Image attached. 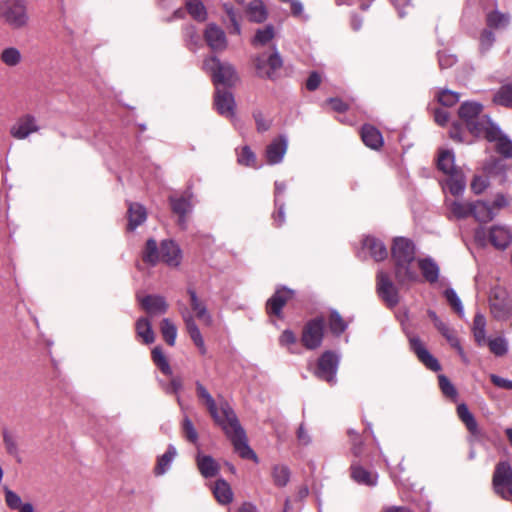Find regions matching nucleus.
Masks as SVG:
<instances>
[{
    "label": "nucleus",
    "instance_id": "nucleus-1",
    "mask_svg": "<svg viewBox=\"0 0 512 512\" xmlns=\"http://www.w3.org/2000/svg\"><path fill=\"white\" fill-rule=\"evenodd\" d=\"M196 392L200 402L206 406L215 423L222 428L226 436L232 442L235 451L242 458L256 459L255 453L247 444L245 431L228 403L220 401L217 404L212 395L201 383L196 384Z\"/></svg>",
    "mask_w": 512,
    "mask_h": 512
},
{
    "label": "nucleus",
    "instance_id": "nucleus-2",
    "mask_svg": "<svg viewBox=\"0 0 512 512\" xmlns=\"http://www.w3.org/2000/svg\"><path fill=\"white\" fill-rule=\"evenodd\" d=\"M391 256L394 263V275L399 285L420 281L416 268V248L410 239L394 238Z\"/></svg>",
    "mask_w": 512,
    "mask_h": 512
},
{
    "label": "nucleus",
    "instance_id": "nucleus-3",
    "mask_svg": "<svg viewBox=\"0 0 512 512\" xmlns=\"http://www.w3.org/2000/svg\"><path fill=\"white\" fill-rule=\"evenodd\" d=\"M437 167L447 176L444 190L449 191L453 196L462 195L466 188V178L462 169L455 165V155L452 150H439Z\"/></svg>",
    "mask_w": 512,
    "mask_h": 512
},
{
    "label": "nucleus",
    "instance_id": "nucleus-4",
    "mask_svg": "<svg viewBox=\"0 0 512 512\" xmlns=\"http://www.w3.org/2000/svg\"><path fill=\"white\" fill-rule=\"evenodd\" d=\"M0 19L13 29L25 27L29 21L26 0H0Z\"/></svg>",
    "mask_w": 512,
    "mask_h": 512
},
{
    "label": "nucleus",
    "instance_id": "nucleus-5",
    "mask_svg": "<svg viewBox=\"0 0 512 512\" xmlns=\"http://www.w3.org/2000/svg\"><path fill=\"white\" fill-rule=\"evenodd\" d=\"M474 238L481 246L490 243L496 249L504 250L512 243V232L505 225H493L488 230L480 227L476 229Z\"/></svg>",
    "mask_w": 512,
    "mask_h": 512
},
{
    "label": "nucleus",
    "instance_id": "nucleus-6",
    "mask_svg": "<svg viewBox=\"0 0 512 512\" xmlns=\"http://www.w3.org/2000/svg\"><path fill=\"white\" fill-rule=\"evenodd\" d=\"M482 108L478 102L467 101L461 104L458 111L459 117L466 123L468 130L478 137L487 128L484 123L492 122L488 116H480Z\"/></svg>",
    "mask_w": 512,
    "mask_h": 512
},
{
    "label": "nucleus",
    "instance_id": "nucleus-7",
    "mask_svg": "<svg viewBox=\"0 0 512 512\" xmlns=\"http://www.w3.org/2000/svg\"><path fill=\"white\" fill-rule=\"evenodd\" d=\"M203 69L209 73L215 85L230 86L236 81V71L228 62H221L215 56L208 57L203 62Z\"/></svg>",
    "mask_w": 512,
    "mask_h": 512
},
{
    "label": "nucleus",
    "instance_id": "nucleus-8",
    "mask_svg": "<svg viewBox=\"0 0 512 512\" xmlns=\"http://www.w3.org/2000/svg\"><path fill=\"white\" fill-rule=\"evenodd\" d=\"M492 486L494 492L502 499H512V467L508 461H500L495 466Z\"/></svg>",
    "mask_w": 512,
    "mask_h": 512
},
{
    "label": "nucleus",
    "instance_id": "nucleus-9",
    "mask_svg": "<svg viewBox=\"0 0 512 512\" xmlns=\"http://www.w3.org/2000/svg\"><path fill=\"white\" fill-rule=\"evenodd\" d=\"M487 128L479 137H484L488 142L494 144L495 150L505 158L512 157V141L503 133L500 127L494 122H486Z\"/></svg>",
    "mask_w": 512,
    "mask_h": 512
},
{
    "label": "nucleus",
    "instance_id": "nucleus-10",
    "mask_svg": "<svg viewBox=\"0 0 512 512\" xmlns=\"http://www.w3.org/2000/svg\"><path fill=\"white\" fill-rule=\"evenodd\" d=\"M376 291L378 296L388 307H395L399 303V291L388 272L379 270L376 276Z\"/></svg>",
    "mask_w": 512,
    "mask_h": 512
},
{
    "label": "nucleus",
    "instance_id": "nucleus-11",
    "mask_svg": "<svg viewBox=\"0 0 512 512\" xmlns=\"http://www.w3.org/2000/svg\"><path fill=\"white\" fill-rule=\"evenodd\" d=\"M324 328L325 321L322 317L314 318L305 324L301 337L305 348L314 350L321 345L324 336Z\"/></svg>",
    "mask_w": 512,
    "mask_h": 512
},
{
    "label": "nucleus",
    "instance_id": "nucleus-12",
    "mask_svg": "<svg viewBox=\"0 0 512 512\" xmlns=\"http://www.w3.org/2000/svg\"><path fill=\"white\" fill-rule=\"evenodd\" d=\"M282 64V58L275 47L273 53H263L255 59V67L258 76L267 79H274L276 72L282 67Z\"/></svg>",
    "mask_w": 512,
    "mask_h": 512
},
{
    "label": "nucleus",
    "instance_id": "nucleus-13",
    "mask_svg": "<svg viewBox=\"0 0 512 512\" xmlns=\"http://www.w3.org/2000/svg\"><path fill=\"white\" fill-rule=\"evenodd\" d=\"M490 310L492 315L499 319H507L512 313L511 301L505 290L495 288L490 293Z\"/></svg>",
    "mask_w": 512,
    "mask_h": 512
},
{
    "label": "nucleus",
    "instance_id": "nucleus-14",
    "mask_svg": "<svg viewBox=\"0 0 512 512\" xmlns=\"http://www.w3.org/2000/svg\"><path fill=\"white\" fill-rule=\"evenodd\" d=\"M169 202L172 211L178 215V224L182 229L186 228V216L193 210V194L190 191H186L180 196L171 195Z\"/></svg>",
    "mask_w": 512,
    "mask_h": 512
},
{
    "label": "nucleus",
    "instance_id": "nucleus-15",
    "mask_svg": "<svg viewBox=\"0 0 512 512\" xmlns=\"http://www.w3.org/2000/svg\"><path fill=\"white\" fill-rule=\"evenodd\" d=\"M428 316L433 322L434 327L446 339L452 349L462 351L460 339L457 331L452 328L447 322L441 320L434 311H428Z\"/></svg>",
    "mask_w": 512,
    "mask_h": 512
},
{
    "label": "nucleus",
    "instance_id": "nucleus-16",
    "mask_svg": "<svg viewBox=\"0 0 512 512\" xmlns=\"http://www.w3.org/2000/svg\"><path fill=\"white\" fill-rule=\"evenodd\" d=\"M40 129L34 116L27 114L20 117L10 128V134L19 140L26 139L32 133L38 132Z\"/></svg>",
    "mask_w": 512,
    "mask_h": 512
},
{
    "label": "nucleus",
    "instance_id": "nucleus-17",
    "mask_svg": "<svg viewBox=\"0 0 512 512\" xmlns=\"http://www.w3.org/2000/svg\"><path fill=\"white\" fill-rule=\"evenodd\" d=\"M137 299L149 316H159L165 314L168 310L165 298L160 295H138Z\"/></svg>",
    "mask_w": 512,
    "mask_h": 512
},
{
    "label": "nucleus",
    "instance_id": "nucleus-18",
    "mask_svg": "<svg viewBox=\"0 0 512 512\" xmlns=\"http://www.w3.org/2000/svg\"><path fill=\"white\" fill-rule=\"evenodd\" d=\"M338 365L336 354H322L318 360L316 375L328 382L334 380Z\"/></svg>",
    "mask_w": 512,
    "mask_h": 512
},
{
    "label": "nucleus",
    "instance_id": "nucleus-19",
    "mask_svg": "<svg viewBox=\"0 0 512 512\" xmlns=\"http://www.w3.org/2000/svg\"><path fill=\"white\" fill-rule=\"evenodd\" d=\"M208 46L214 51H223L227 48L228 42L225 32L216 24H209L204 33Z\"/></svg>",
    "mask_w": 512,
    "mask_h": 512
},
{
    "label": "nucleus",
    "instance_id": "nucleus-20",
    "mask_svg": "<svg viewBox=\"0 0 512 512\" xmlns=\"http://www.w3.org/2000/svg\"><path fill=\"white\" fill-rule=\"evenodd\" d=\"M288 140L285 136L274 139L266 148V160L269 164L275 165L282 162L287 152Z\"/></svg>",
    "mask_w": 512,
    "mask_h": 512
},
{
    "label": "nucleus",
    "instance_id": "nucleus-21",
    "mask_svg": "<svg viewBox=\"0 0 512 512\" xmlns=\"http://www.w3.org/2000/svg\"><path fill=\"white\" fill-rule=\"evenodd\" d=\"M182 260V253L178 245L172 240L161 242L160 261L170 267H178Z\"/></svg>",
    "mask_w": 512,
    "mask_h": 512
},
{
    "label": "nucleus",
    "instance_id": "nucleus-22",
    "mask_svg": "<svg viewBox=\"0 0 512 512\" xmlns=\"http://www.w3.org/2000/svg\"><path fill=\"white\" fill-rule=\"evenodd\" d=\"M215 107L222 116L233 118L235 101L232 93L217 88L215 92Z\"/></svg>",
    "mask_w": 512,
    "mask_h": 512
},
{
    "label": "nucleus",
    "instance_id": "nucleus-23",
    "mask_svg": "<svg viewBox=\"0 0 512 512\" xmlns=\"http://www.w3.org/2000/svg\"><path fill=\"white\" fill-rule=\"evenodd\" d=\"M416 267L421 271L422 277L430 284L436 283L440 275V267L430 256L419 258Z\"/></svg>",
    "mask_w": 512,
    "mask_h": 512
},
{
    "label": "nucleus",
    "instance_id": "nucleus-24",
    "mask_svg": "<svg viewBox=\"0 0 512 512\" xmlns=\"http://www.w3.org/2000/svg\"><path fill=\"white\" fill-rule=\"evenodd\" d=\"M292 297V291L286 288L278 289L267 301V311L269 314L281 317L282 308L286 302Z\"/></svg>",
    "mask_w": 512,
    "mask_h": 512
},
{
    "label": "nucleus",
    "instance_id": "nucleus-25",
    "mask_svg": "<svg viewBox=\"0 0 512 512\" xmlns=\"http://www.w3.org/2000/svg\"><path fill=\"white\" fill-rule=\"evenodd\" d=\"M362 246L363 249L369 251L375 261H382L388 256L385 244L373 236H366L362 241Z\"/></svg>",
    "mask_w": 512,
    "mask_h": 512
},
{
    "label": "nucleus",
    "instance_id": "nucleus-26",
    "mask_svg": "<svg viewBox=\"0 0 512 512\" xmlns=\"http://www.w3.org/2000/svg\"><path fill=\"white\" fill-rule=\"evenodd\" d=\"M2 440L7 455L12 457L17 463H22L20 444L17 436L10 430H3Z\"/></svg>",
    "mask_w": 512,
    "mask_h": 512
},
{
    "label": "nucleus",
    "instance_id": "nucleus-27",
    "mask_svg": "<svg viewBox=\"0 0 512 512\" xmlns=\"http://www.w3.org/2000/svg\"><path fill=\"white\" fill-rule=\"evenodd\" d=\"M473 202L446 199V206L449 210V218L465 219L472 216Z\"/></svg>",
    "mask_w": 512,
    "mask_h": 512
},
{
    "label": "nucleus",
    "instance_id": "nucleus-28",
    "mask_svg": "<svg viewBox=\"0 0 512 512\" xmlns=\"http://www.w3.org/2000/svg\"><path fill=\"white\" fill-rule=\"evenodd\" d=\"M472 216L476 221L487 223L494 219L496 211L490 205V201H475L472 204Z\"/></svg>",
    "mask_w": 512,
    "mask_h": 512
},
{
    "label": "nucleus",
    "instance_id": "nucleus-29",
    "mask_svg": "<svg viewBox=\"0 0 512 512\" xmlns=\"http://www.w3.org/2000/svg\"><path fill=\"white\" fill-rule=\"evenodd\" d=\"M190 297V305L194 311L196 317L206 325H211L212 317L207 310L206 304L198 298L196 292L193 289L187 291Z\"/></svg>",
    "mask_w": 512,
    "mask_h": 512
},
{
    "label": "nucleus",
    "instance_id": "nucleus-30",
    "mask_svg": "<svg viewBox=\"0 0 512 512\" xmlns=\"http://www.w3.org/2000/svg\"><path fill=\"white\" fill-rule=\"evenodd\" d=\"M180 313L183 317V320L186 325V329H187L191 339L193 340V342L199 349H203L204 348V340L202 338L201 332H200L199 328L197 327L190 311L186 307H184V308H180Z\"/></svg>",
    "mask_w": 512,
    "mask_h": 512
},
{
    "label": "nucleus",
    "instance_id": "nucleus-31",
    "mask_svg": "<svg viewBox=\"0 0 512 512\" xmlns=\"http://www.w3.org/2000/svg\"><path fill=\"white\" fill-rule=\"evenodd\" d=\"M286 184L284 182H275V206L277 211L273 215L274 222L277 226H281L285 222V204L281 197L286 191Z\"/></svg>",
    "mask_w": 512,
    "mask_h": 512
},
{
    "label": "nucleus",
    "instance_id": "nucleus-32",
    "mask_svg": "<svg viewBox=\"0 0 512 512\" xmlns=\"http://www.w3.org/2000/svg\"><path fill=\"white\" fill-rule=\"evenodd\" d=\"M361 138L363 143L374 150L383 145V137L380 131L372 125H364L361 129Z\"/></svg>",
    "mask_w": 512,
    "mask_h": 512
},
{
    "label": "nucleus",
    "instance_id": "nucleus-33",
    "mask_svg": "<svg viewBox=\"0 0 512 512\" xmlns=\"http://www.w3.org/2000/svg\"><path fill=\"white\" fill-rule=\"evenodd\" d=\"M137 339L144 344H151L155 340L152 324L147 317L139 318L135 323Z\"/></svg>",
    "mask_w": 512,
    "mask_h": 512
},
{
    "label": "nucleus",
    "instance_id": "nucleus-34",
    "mask_svg": "<svg viewBox=\"0 0 512 512\" xmlns=\"http://www.w3.org/2000/svg\"><path fill=\"white\" fill-rule=\"evenodd\" d=\"M147 218V212L144 206L139 203H130L128 207V229L134 230L144 223Z\"/></svg>",
    "mask_w": 512,
    "mask_h": 512
},
{
    "label": "nucleus",
    "instance_id": "nucleus-35",
    "mask_svg": "<svg viewBox=\"0 0 512 512\" xmlns=\"http://www.w3.org/2000/svg\"><path fill=\"white\" fill-rule=\"evenodd\" d=\"M196 461L200 473L206 478L214 477L219 471L218 463L210 456L198 453Z\"/></svg>",
    "mask_w": 512,
    "mask_h": 512
},
{
    "label": "nucleus",
    "instance_id": "nucleus-36",
    "mask_svg": "<svg viewBox=\"0 0 512 512\" xmlns=\"http://www.w3.org/2000/svg\"><path fill=\"white\" fill-rule=\"evenodd\" d=\"M212 490L216 500L222 505L229 504L233 500L232 489L223 479L217 480Z\"/></svg>",
    "mask_w": 512,
    "mask_h": 512
},
{
    "label": "nucleus",
    "instance_id": "nucleus-37",
    "mask_svg": "<svg viewBox=\"0 0 512 512\" xmlns=\"http://www.w3.org/2000/svg\"><path fill=\"white\" fill-rule=\"evenodd\" d=\"M177 455V450L174 446L170 445L167 449V451L161 455L158 460L157 464L154 468V473L157 476L164 475L169 469L170 466L175 459Z\"/></svg>",
    "mask_w": 512,
    "mask_h": 512
},
{
    "label": "nucleus",
    "instance_id": "nucleus-38",
    "mask_svg": "<svg viewBox=\"0 0 512 512\" xmlns=\"http://www.w3.org/2000/svg\"><path fill=\"white\" fill-rule=\"evenodd\" d=\"M351 476L359 484L374 486L377 483V474L371 473L359 465H352Z\"/></svg>",
    "mask_w": 512,
    "mask_h": 512
},
{
    "label": "nucleus",
    "instance_id": "nucleus-39",
    "mask_svg": "<svg viewBox=\"0 0 512 512\" xmlns=\"http://www.w3.org/2000/svg\"><path fill=\"white\" fill-rule=\"evenodd\" d=\"M247 14L252 22L261 23L267 18V10L261 0H252L247 7Z\"/></svg>",
    "mask_w": 512,
    "mask_h": 512
},
{
    "label": "nucleus",
    "instance_id": "nucleus-40",
    "mask_svg": "<svg viewBox=\"0 0 512 512\" xmlns=\"http://www.w3.org/2000/svg\"><path fill=\"white\" fill-rule=\"evenodd\" d=\"M487 26L495 30H504L510 24V16L497 10L487 14Z\"/></svg>",
    "mask_w": 512,
    "mask_h": 512
},
{
    "label": "nucleus",
    "instance_id": "nucleus-41",
    "mask_svg": "<svg viewBox=\"0 0 512 512\" xmlns=\"http://www.w3.org/2000/svg\"><path fill=\"white\" fill-rule=\"evenodd\" d=\"M161 247L158 248L157 242L154 239H148L143 250V261L156 265L160 261Z\"/></svg>",
    "mask_w": 512,
    "mask_h": 512
},
{
    "label": "nucleus",
    "instance_id": "nucleus-42",
    "mask_svg": "<svg viewBox=\"0 0 512 512\" xmlns=\"http://www.w3.org/2000/svg\"><path fill=\"white\" fill-rule=\"evenodd\" d=\"M1 62L8 67H15L22 61V54L16 47H6L0 53Z\"/></svg>",
    "mask_w": 512,
    "mask_h": 512
},
{
    "label": "nucleus",
    "instance_id": "nucleus-43",
    "mask_svg": "<svg viewBox=\"0 0 512 512\" xmlns=\"http://www.w3.org/2000/svg\"><path fill=\"white\" fill-rule=\"evenodd\" d=\"M472 331L479 345L486 342V319L483 314L479 312L475 314Z\"/></svg>",
    "mask_w": 512,
    "mask_h": 512
},
{
    "label": "nucleus",
    "instance_id": "nucleus-44",
    "mask_svg": "<svg viewBox=\"0 0 512 512\" xmlns=\"http://www.w3.org/2000/svg\"><path fill=\"white\" fill-rule=\"evenodd\" d=\"M457 414H458V417L466 425L467 429L472 434H476L478 432L477 422L465 404L458 405Z\"/></svg>",
    "mask_w": 512,
    "mask_h": 512
},
{
    "label": "nucleus",
    "instance_id": "nucleus-45",
    "mask_svg": "<svg viewBox=\"0 0 512 512\" xmlns=\"http://www.w3.org/2000/svg\"><path fill=\"white\" fill-rule=\"evenodd\" d=\"M483 171L489 176H502L506 171V164L499 158L491 157L483 165Z\"/></svg>",
    "mask_w": 512,
    "mask_h": 512
},
{
    "label": "nucleus",
    "instance_id": "nucleus-46",
    "mask_svg": "<svg viewBox=\"0 0 512 512\" xmlns=\"http://www.w3.org/2000/svg\"><path fill=\"white\" fill-rule=\"evenodd\" d=\"M328 325L331 333L339 336L347 329L348 322H346L336 310H333L329 315Z\"/></svg>",
    "mask_w": 512,
    "mask_h": 512
},
{
    "label": "nucleus",
    "instance_id": "nucleus-47",
    "mask_svg": "<svg viewBox=\"0 0 512 512\" xmlns=\"http://www.w3.org/2000/svg\"><path fill=\"white\" fill-rule=\"evenodd\" d=\"M186 9L197 21L202 22L207 18L206 8L200 0H186Z\"/></svg>",
    "mask_w": 512,
    "mask_h": 512
},
{
    "label": "nucleus",
    "instance_id": "nucleus-48",
    "mask_svg": "<svg viewBox=\"0 0 512 512\" xmlns=\"http://www.w3.org/2000/svg\"><path fill=\"white\" fill-rule=\"evenodd\" d=\"M274 38V27L267 25L262 29H258L252 40L254 47H261L267 45Z\"/></svg>",
    "mask_w": 512,
    "mask_h": 512
},
{
    "label": "nucleus",
    "instance_id": "nucleus-49",
    "mask_svg": "<svg viewBox=\"0 0 512 512\" xmlns=\"http://www.w3.org/2000/svg\"><path fill=\"white\" fill-rule=\"evenodd\" d=\"M497 105L512 108V85L502 86L493 96Z\"/></svg>",
    "mask_w": 512,
    "mask_h": 512
},
{
    "label": "nucleus",
    "instance_id": "nucleus-50",
    "mask_svg": "<svg viewBox=\"0 0 512 512\" xmlns=\"http://www.w3.org/2000/svg\"><path fill=\"white\" fill-rule=\"evenodd\" d=\"M161 333L164 340L171 346L174 345L176 337H177V328L174 323L168 319L164 318L161 322Z\"/></svg>",
    "mask_w": 512,
    "mask_h": 512
},
{
    "label": "nucleus",
    "instance_id": "nucleus-51",
    "mask_svg": "<svg viewBox=\"0 0 512 512\" xmlns=\"http://www.w3.org/2000/svg\"><path fill=\"white\" fill-rule=\"evenodd\" d=\"M436 97L438 102L446 107L453 106L460 100L459 94L449 89L439 91Z\"/></svg>",
    "mask_w": 512,
    "mask_h": 512
},
{
    "label": "nucleus",
    "instance_id": "nucleus-52",
    "mask_svg": "<svg viewBox=\"0 0 512 512\" xmlns=\"http://www.w3.org/2000/svg\"><path fill=\"white\" fill-rule=\"evenodd\" d=\"M237 161L240 165L247 167H257L256 155L248 146L242 147L240 152H238Z\"/></svg>",
    "mask_w": 512,
    "mask_h": 512
},
{
    "label": "nucleus",
    "instance_id": "nucleus-53",
    "mask_svg": "<svg viewBox=\"0 0 512 512\" xmlns=\"http://www.w3.org/2000/svg\"><path fill=\"white\" fill-rule=\"evenodd\" d=\"M445 298L455 312L460 316H464V307L462 302L453 288H448L444 292Z\"/></svg>",
    "mask_w": 512,
    "mask_h": 512
},
{
    "label": "nucleus",
    "instance_id": "nucleus-54",
    "mask_svg": "<svg viewBox=\"0 0 512 512\" xmlns=\"http://www.w3.org/2000/svg\"><path fill=\"white\" fill-rule=\"evenodd\" d=\"M274 483L279 486H285L289 481V470L285 466H275L272 472Z\"/></svg>",
    "mask_w": 512,
    "mask_h": 512
},
{
    "label": "nucleus",
    "instance_id": "nucleus-55",
    "mask_svg": "<svg viewBox=\"0 0 512 512\" xmlns=\"http://www.w3.org/2000/svg\"><path fill=\"white\" fill-rule=\"evenodd\" d=\"M438 380L442 393L446 397L455 400L457 396V390L455 389L454 385L449 381V379L444 375H439Z\"/></svg>",
    "mask_w": 512,
    "mask_h": 512
},
{
    "label": "nucleus",
    "instance_id": "nucleus-56",
    "mask_svg": "<svg viewBox=\"0 0 512 512\" xmlns=\"http://www.w3.org/2000/svg\"><path fill=\"white\" fill-rule=\"evenodd\" d=\"M4 493L5 503L10 509L17 510L19 507H21V505L24 504V502H22L21 497L16 492L10 490L9 488L5 487Z\"/></svg>",
    "mask_w": 512,
    "mask_h": 512
},
{
    "label": "nucleus",
    "instance_id": "nucleus-57",
    "mask_svg": "<svg viewBox=\"0 0 512 512\" xmlns=\"http://www.w3.org/2000/svg\"><path fill=\"white\" fill-rule=\"evenodd\" d=\"M480 49L482 52L488 51L495 42V35L489 29H484L480 35Z\"/></svg>",
    "mask_w": 512,
    "mask_h": 512
},
{
    "label": "nucleus",
    "instance_id": "nucleus-58",
    "mask_svg": "<svg viewBox=\"0 0 512 512\" xmlns=\"http://www.w3.org/2000/svg\"><path fill=\"white\" fill-rule=\"evenodd\" d=\"M488 346H489L491 352H495V353L507 352V350H508V342L502 336H498L493 339H490L488 341Z\"/></svg>",
    "mask_w": 512,
    "mask_h": 512
},
{
    "label": "nucleus",
    "instance_id": "nucleus-59",
    "mask_svg": "<svg viewBox=\"0 0 512 512\" xmlns=\"http://www.w3.org/2000/svg\"><path fill=\"white\" fill-rule=\"evenodd\" d=\"M419 361H421L427 368L432 371H439V361L434 357L433 354H417Z\"/></svg>",
    "mask_w": 512,
    "mask_h": 512
},
{
    "label": "nucleus",
    "instance_id": "nucleus-60",
    "mask_svg": "<svg viewBox=\"0 0 512 512\" xmlns=\"http://www.w3.org/2000/svg\"><path fill=\"white\" fill-rule=\"evenodd\" d=\"M489 185L487 177L474 176L471 182V190L475 194H481Z\"/></svg>",
    "mask_w": 512,
    "mask_h": 512
},
{
    "label": "nucleus",
    "instance_id": "nucleus-61",
    "mask_svg": "<svg viewBox=\"0 0 512 512\" xmlns=\"http://www.w3.org/2000/svg\"><path fill=\"white\" fill-rule=\"evenodd\" d=\"M153 361L163 373L167 375L172 373L166 354H153Z\"/></svg>",
    "mask_w": 512,
    "mask_h": 512
},
{
    "label": "nucleus",
    "instance_id": "nucleus-62",
    "mask_svg": "<svg viewBox=\"0 0 512 512\" xmlns=\"http://www.w3.org/2000/svg\"><path fill=\"white\" fill-rule=\"evenodd\" d=\"M296 341L295 333L289 329L284 330L279 337V343L282 348H288L290 345L295 344Z\"/></svg>",
    "mask_w": 512,
    "mask_h": 512
},
{
    "label": "nucleus",
    "instance_id": "nucleus-63",
    "mask_svg": "<svg viewBox=\"0 0 512 512\" xmlns=\"http://www.w3.org/2000/svg\"><path fill=\"white\" fill-rule=\"evenodd\" d=\"M183 431H184V434H185V437L195 443L198 439V434H197V431L195 430L191 420H189L188 418H185L183 420Z\"/></svg>",
    "mask_w": 512,
    "mask_h": 512
},
{
    "label": "nucleus",
    "instance_id": "nucleus-64",
    "mask_svg": "<svg viewBox=\"0 0 512 512\" xmlns=\"http://www.w3.org/2000/svg\"><path fill=\"white\" fill-rule=\"evenodd\" d=\"M438 61L441 69H447L456 63V56L446 52H439Z\"/></svg>",
    "mask_w": 512,
    "mask_h": 512
}]
</instances>
